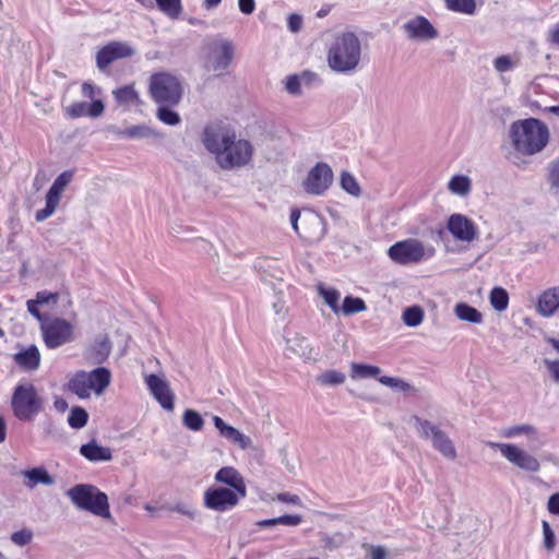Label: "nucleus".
Masks as SVG:
<instances>
[{"label":"nucleus","instance_id":"f257e3e1","mask_svg":"<svg viewBox=\"0 0 559 559\" xmlns=\"http://www.w3.org/2000/svg\"><path fill=\"white\" fill-rule=\"evenodd\" d=\"M205 148L215 155L222 169H235L247 166L253 156L250 141L237 139L234 132L206 128L203 133Z\"/></svg>","mask_w":559,"mask_h":559},{"label":"nucleus","instance_id":"f03ea898","mask_svg":"<svg viewBox=\"0 0 559 559\" xmlns=\"http://www.w3.org/2000/svg\"><path fill=\"white\" fill-rule=\"evenodd\" d=\"M512 151L508 158L516 166L523 156H533L542 152L549 142L548 127L536 118L516 120L509 128Z\"/></svg>","mask_w":559,"mask_h":559},{"label":"nucleus","instance_id":"7ed1b4c3","mask_svg":"<svg viewBox=\"0 0 559 559\" xmlns=\"http://www.w3.org/2000/svg\"><path fill=\"white\" fill-rule=\"evenodd\" d=\"M361 59L362 45L353 32L337 34L328 48V66L338 74H354L360 68Z\"/></svg>","mask_w":559,"mask_h":559},{"label":"nucleus","instance_id":"20e7f679","mask_svg":"<svg viewBox=\"0 0 559 559\" xmlns=\"http://www.w3.org/2000/svg\"><path fill=\"white\" fill-rule=\"evenodd\" d=\"M73 506L102 519H111L108 496L91 484H78L67 491Z\"/></svg>","mask_w":559,"mask_h":559},{"label":"nucleus","instance_id":"39448f33","mask_svg":"<svg viewBox=\"0 0 559 559\" xmlns=\"http://www.w3.org/2000/svg\"><path fill=\"white\" fill-rule=\"evenodd\" d=\"M148 93L157 105L177 106L182 97V85L176 75L158 72L150 78Z\"/></svg>","mask_w":559,"mask_h":559},{"label":"nucleus","instance_id":"423d86ee","mask_svg":"<svg viewBox=\"0 0 559 559\" xmlns=\"http://www.w3.org/2000/svg\"><path fill=\"white\" fill-rule=\"evenodd\" d=\"M11 405L17 419L29 421L41 412L43 399L32 383H21L14 389Z\"/></svg>","mask_w":559,"mask_h":559},{"label":"nucleus","instance_id":"0eeeda50","mask_svg":"<svg viewBox=\"0 0 559 559\" xmlns=\"http://www.w3.org/2000/svg\"><path fill=\"white\" fill-rule=\"evenodd\" d=\"M411 421L420 439L429 441L432 448L445 459L454 460L456 457V450L452 440L439 426L418 416H413Z\"/></svg>","mask_w":559,"mask_h":559},{"label":"nucleus","instance_id":"6e6552de","mask_svg":"<svg viewBox=\"0 0 559 559\" xmlns=\"http://www.w3.org/2000/svg\"><path fill=\"white\" fill-rule=\"evenodd\" d=\"M432 246H425L414 238L401 240L392 245L388 250L389 258L401 265L416 264L435 255Z\"/></svg>","mask_w":559,"mask_h":559},{"label":"nucleus","instance_id":"1a4fd4ad","mask_svg":"<svg viewBox=\"0 0 559 559\" xmlns=\"http://www.w3.org/2000/svg\"><path fill=\"white\" fill-rule=\"evenodd\" d=\"M40 333L48 349H57L76 337L74 324L59 317L46 318L40 324Z\"/></svg>","mask_w":559,"mask_h":559},{"label":"nucleus","instance_id":"9d476101","mask_svg":"<svg viewBox=\"0 0 559 559\" xmlns=\"http://www.w3.org/2000/svg\"><path fill=\"white\" fill-rule=\"evenodd\" d=\"M235 55V48L228 39H215L207 46L205 68L209 71L222 75L230 66Z\"/></svg>","mask_w":559,"mask_h":559},{"label":"nucleus","instance_id":"9b49d317","mask_svg":"<svg viewBox=\"0 0 559 559\" xmlns=\"http://www.w3.org/2000/svg\"><path fill=\"white\" fill-rule=\"evenodd\" d=\"M487 445L493 450H499L509 463L520 469L526 472H537L539 469L538 460L516 444L488 441Z\"/></svg>","mask_w":559,"mask_h":559},{"label":"nucleus","instance_id":"f8f14e48","mask_svg":"<svg viewBox=\"0 0 559 559\" xmlns=\"http://www.w3.org/2000/svg\"><path fill=\"white\" fill-rule=\"evenodd\" d=\"M333 170L323 162L317 163L302 181L304 190L311 195H323L333 182Z\"/></svg>","mask_w":559,"mask_h":559},{"label":"nucleus","instance_id":"ddd939ff","mask_svg":"<svg viewBox=\"0 0 559 559\" xmlns=\"http://www.w3.org/2000/svg\"><path fill=\"white\" fill-rule=\"evenodd\" d=\"M73 179V171L66 170L61 173L53 181L51 187L49 188L47 194H46V205L44 209L38 210L35 214V219L37 222H44L48 217H50L57 206L59 205L62 192L67 188V186L72 181Z\"/></svg>","mask_w":559,"mask_h":559},{"label":"nucleus","instance_id":"4468645a","mask_svg":"<svg viewBox=\"0 0 559 559\" xmlns=\"http://www.w3.org/2000/svg\"><path fill=\"white\" fill-rule=\"evenodd\" d=\"M239 493L226 487H211L204 492V507L217 511L226 512L234 509L239 502Z\"/></svg>","mask_w":559,"mask_h":559},{"label":"nucleus","instance_id":"2eb2a0df","mask_svg":"<svg viewBox=\"0 0 559 559\" xmlns=\"http://www.w3.org/2000/svg\"><path fill=\"white\" fill-rule=\"evenodd\" d=\"M134 52V49L128 43L110 41L97 51L96 66L104 71L116 60L132 57Z\"/></svg>","mask_w":559,"mask_h":559},{"label":"nucleus","instance_id":"dca6fc26","mask_svg":"<svg viewBox=\"0 0 559 559\" xmlns=\"http://www.w3.org/2000/svg\"><path fill=\"white\" fill-rule=\"evenodd\" d=\"M447 229L455 240L472 242L478 238L476 224L463 214H452L447 222Z\"/></svg>","mask_w":559,"mask_h":559},{"label":"nucleus","instance_id":"f3484780","mask_svg":"<svg viewBox=\"0 0 559 559\" xmlns=\"http://www.w3.org/2000/svg\"><path fill=\"white\" fill-rule=\"evenodd\" d=\"M145 383L150 393L159 403V405L166 411L174 409L175 395L169 386V383L157 374H148L145 377Z\"/></svg>","mask_w":559,"mask_h":559},{"label":"nucleus","instance_id":"a211bd4d","mask_svg":"<svg viewBox=\"0 0 559 559\" xmlns=\"http://www.w3.org/2000/svg\"><path fill=\"white\" fill-rule=\"evenodd\" d=\"M407 37L412 40L429 41L438 37V31L425 16L418 15L403 25Z\"/></svg>","mask_w":559,"mask_h":559},{"label":"nucleus","instance_id":"6ab92c4d","mask_svg":"<svg viewBox=\"0 0 559 559\" xmlns=\"http://www.w3.org/2000/svg\"><path fill=\"white\" fill-rule=\"evenodd\" d=\"M105 105L103 100L92 103L76 102L66 107V115L72 119L81 117L98 118L104 114Z\"/></svg>","mask_w":559,"mask_h":559},{"label":"nucleus","instance_id":"aec40b11","mask_svg":"<svg viewBox=\"0 0 559 559\" xmlns=\"http://www.w3.org/2000/svg\"><path fill=\"white\" fill-rule=\"evenodd\" d=\"M213 424L223 438L236 443L242 450L251 448V438L243 435L235 427L227 425L219 416H213Z\"/></svg>","mask_w":559,"mask_h":559},{"label":"nucleus","instance_id":"412c9836","mask_svg":"<svg viewBox=\"0 0 559 559\" xmlns=\"http://www.w3.org/2000/svg\"><path fill=\"white\" fill-rule=\"evenodd\" d=\"M111 352V342L108 336L97 337L85 350L86 360L93 365H102Z\"/></svg>","mask_w":559,"mask_h":559},{"label":"nucleus","instance_id":"4be33fe9","mask_svg":"<svg viewBox=\"0 0 559 559\" xmlns=\"http://www.w3.org/2000/svg\"><path fill=\"white\" fill-rule=\"evenodd\" d=\"M536 308L540 316L552 317L559 310V286L545 289L538 296Z\"/></svg>","mask_w":559,"mask_h":559},{"label":"nucleus","instance_id":"5701e85b","mask_svg":"<svg viewBox=\"0 0 559 559\" xmlns=\"http://www.w3.org/2000/svg\"><path fill=\"white\" fill-rule=\"evenodd\" d=\"M215 480L228 485L233 490L237 491L241 498L247 496V487L242 476L231 466L219 468L215 474Z\"/></svg>","mask_w":559,"mask_h":559},{"label":"nucleus","instance_id":"b1692460","mask_svg":"<svg viewBox=\"0 0 559 559\" xmlns=\"http://www.w3.org/2000/svg\"><path fill=\"white\" fill-rule=\"evenodd\" d=\"M287 349L305 360H316L318 352L311 346L309 340L300 334L287 338Z\"/></svg>","mask_w":559,"mask_h":559},{"label":"nucleus","instance_id":"393cba45","mask_svg":"<svg viewBox=\"0 0 559 559\" xmlns=\"http://www.w3.org/2000/svg\"><path fill=\"white\" fill-rule=\"evenodd\" d=\"M79 452L84 459L92 463L108 462L112 459L111 449L98 444L96 440L82 444Z\"/></svg>","mask_w":559,"mask_h":559},{"label":"nucleus","instance_id":"a878e982","mask_svg":"<svg viewBox=\"0 0 559 559\" xmlns=\"http://www.w3.org/2000/svg\"><path fill=\"white\" fill-rule=\"evenodd\" d=\"M14 361L21 368L34 371L40 365V353L36 345H29L14 355Z\"/></svg>","mask_w":559,"mask_h":559},{"label":"nucleus","instance_id":"bb28decb","mask_svg":"<svg viewBox=\"0 0 559 559\" xmlns=\"http://www.w3.org/2000/svg\"><path fill=\"white\" fill-rule=\"evenodd\" d=\"M110 131L119 139L142 140L155 136V131L147 124H135L124 129L111 127Z\"/></svg>","mask_w":559,"mask_h":559},{"label":"nucleus","instance_id":"cd10ccee","mask_svg":"<svg viewBox=\"0 0 559 559\" xmlns=\"http://www.w3.org/2000/svg\"><path fill=\"white\" fill-rule=\"evenodd\" d=\"M22 475L26 478V487L31 489L37 485L52 486L56 481L44 466L23 471Z\"/></svg>","mask_w":559,"mask_h":559},{"label":"nucleus","instance_id":"c85d7f7f","mask_svg":"<svg viewBox=\"0 0 559 559\" xmlns=\"http://www.w3.org/2000/svg\"><path fill=\"white\" fill-rule=\"evenodd\" d=\"M116 103L120 106L131 107L140 104L139 93L133 84H128L112 91Z\"/></svg>","mask_w":559,"mask_h":559},{"label":"nucleus","instance_id":"c756f323","mask_svg":"<svg viewBox=\"0 0 559 559\" xmlns=\"http://www.w3.org/2000/svg\"><path fill=\"white\" fill-rule=\"evenodd\" d=\"M90 378L94 384V393L100 395L110 384L111 372L105 367H97L90 371Z\"/></svg>","mask_w":559,"mask_h":559},{"label":"nucleus","instance_id":"7c9ffc66","mask_svg":"<svg viewBox=\"0 0 559 559\" xmlns=\"http://www.w3.org/2000/svg\"><path fill=\"white\" fill-rule=\"evenodd\" d=\"M68 389L80 399H87L91 392L87 386L85 371L75 372L68 382Z\"/></svg>","mask_w":559,"mask_h":559},{"label":"nucleus","instance_id":"2f4dec72","mask_svg":"<svg viewBox=\"0 0 559 559\" xmlns=\"http://www.w3.org/2000/svg\"><path fill=\"white\" fill-rule=\"evenodd\" d=\"M454 313L462 321L476 324L483 322V314L476 308L466 302L456 304L454 307Z\"/></svg>","mask_w":559,"mask_h":559},{"label":"nucleus","instance_id":"473e14b6","mask_svg":"<svg viewBox=\"0 0 559 559\" xmlns=\"http://www.w3.org/2000/svg\"><path fill=\"white\" fill-rule=\"evenodd\" d=\"M522 435L527 436L532 442L539 441L537 429L528 424L508 427L502 431V436L506 438H515Z\"/></svg>","mask_w":559,"mask_h":559},{"label":"nucleus","instance_id":"72a5a7b5","mask_svg":"<svg viewBox=\"0 0 559 559\" xmlns=\"http://www.w3.org/2000/svg\"><path fill=\"white\" fill-rule=\"evenodd\" d=\"M319 296H321L324 300V302L331 308V310L337 314L340 313V305L338 300L341 297V294L335 288L325 287L323 284H319L317 287Z\"/></svg>","mask_w":559,"mask_h":559},{"label":"nucleus","instance_id":"f704fd0d","mask_svg":"<svg viewBox=\"0 0 559 559\" xmlns=\"http://www.w3.org/2000/svg\"><path fill=\"white\" fill-rule=\"evenodd\" d=\"M381 369L373 365L353 362L350 366L352 379L376 378L380 374Z\"/></svg>","mask_w":559,"mask_h":559},{"label":"nucleus","instance_id":"c9c22d12","mask_svg":"<svg viewBox=\"0 0 559 559\" xmlns=\"http://www.w3.org/2000/svg\"><path fill=\"white\" fill-rule=\"evenodd\" d=\"M448 189L456 195L464 197L471 191V179L464 175L453 176L449 183Z\"/></svg>","mask_w":559,"mask_h":559},{"label":"nucleus","instance_id":"e433bc0d","mask_svg":"<svg viewBox=\"0 0 559 559\" xmlns=\"http://www.w3.org/2000/svg\"><path fill=\"white\" fill-rule=\"evenodd\" d=\"M346 376L338 370H325L317 377V382L322 386H335L345 382Z\"/></svg>","mask_w":559,"mask_h":559},{"label":"nucleus","instance_id":"4c0bfd02","mask_svg":"<svg viewBox=\"0 0 559 559\" xmlns=\"http://www.w3.org/2000/svg\"><path fill=\"white\" fill-rule=\"evenodd\" d=\"M489 301L495 310L504 311L509 306L508 292L502 287H493L489 294Z\"/></svg>","mask_w":559,"mask_h":559},{"label":"nucleus","instance_id":"58836bf2","mask_svg":"<svg viewBox=\"0 0 559 559\" xmlns=\"http://www.w3.org/2000/svg\"><path fill=\"white\" fill-rule=\"evenodd\" d=\"M340 309L344 316H352L367 309L366 302L359 297L346 296Z\"/></svg>","mask_w":559,"mask_h":559},{"label":"nucleus","instance_id":"ea45409f","mask_svg":"<svg viewBox=\"0 0 559 559\" xmlns=\"http://www.w3.org/2000/svg\"><path fill=\"white\" fill-rule=\"evenodd\" d=\"M445 7L453 12L473 15L476 11L475 0H444Z\"/></svg>","mask_w":559,"mask_h":559},{"label":"nucleus","instance_id":"a19ab883","mask_svg":"<svg viewBox=\"0 0 559 559\" xmlns=\"http://www.w3.org/2000/svg\"><path fill=\"white\" fill-rule=\"evenodd\" d=\"M158 9L170 19H178L182 12L181 0H154Z\"/></svg>","mask_w":559,"mask_h":559},{"label":"nucleus","instance_id":"79ce46f5","mask_svg":"<svg viewBox=\"0 0 559 559\" xmlns=\"http://www.w3.org/2000/svg\"><path fill=\"white\" fill-rule=\"evenodd\" d=\"M402 319L407 326H418L424 320V311L419 306H412L404 310Z\"/></svg>","mask_w":559,"mask_h":559},{"label":"nucleus","instance_id":"37998d69","mask_svg":"<svg viewBox=\"0 0 559 559\" xmlns=\"http://www.w3.org/2000/svg\"><path fill=\"white\" fill-rule=\"evenodd\" d=\"M170 107L171 106L167 105H158L156 117L167 126H177L181 121L180 116L178 112L170 109Z\"/></svg>","mask_w":559,"mask_h":559},{"label":"nucleus","instance_id":"c03bdc74","mask_svg":"<svg viewBox=\"0 0 559 559\" xmlns=\"http://www.w3.org/2000/svg\"><path fill=\"white\" fill-rule=\"evenodd\" d=\"M88 420L87 412L82 407H73L68 417V424L71 428L81 429Z\"/></svg>","mask_w":559,"mask_h":559},{"label":"nucleus","instance_id":"a18cd8bd","mask_svg":"<svg viewBox=\"0 0 559 559\" xmlns=\"http://www.w3.org/2000/svg\"><path fill=\"white\" fill-rule=\"evenodd\" d=\"M182 423L188 429L192 431H200L204 425L202 416L193 409L185 411L182 416Z\"/></svg>","mask_w":559,"mask_h":559},{"label":"nucleus","instance_id":"49530a36","mask_svg":"<svg viewBox=\"0 0 559 559\" xmlns=\"http://www.w3.org/2000/svg\"><path fill=\"white\" fill-rule=\"evenodd\" d=\"M341 187L343 190H345L347 193L359 197L360 194V187L356 180V178L346 171H343L341 175Z\"/></svg>","mask_w":559,"mask_h":559},{"label":"nucleus","instance_id":"de8ad7c7","mask_svg":"<svg viewBox=\"0 0 559 559\" xmlns=\"http://www.w3.org/2000/svg\"><path fill=\"white\" fill-rule=\"evenodd\" d=\"M516 63L518 62L508 55L499 56L493 60V67L499 73L513 70L516 67Z\"/></svg>","mask_w":559,"mask_h":559},{"label":"nucleus","instance_id":"09e8293b","mask_svg":"<svg viewBox=\"0 0 559 559\" xmlns=\"http://www.w3.org/2000/svg\"><path fill=\"white\" fill-rule=\"evenodd\" d=\"M170 511H174V512H177L179 514H182L189 519H194L198 514V511L197 509L188 503V502H183V501H180V502H177L175 503L174 506H171L169 508Z\"/></svg>","mask_w":559,"mask_h":559},{"label":"nucleus","instance_id":"8fccbe9b","mask_svg":"<svg viewBox=\"0 0 559 559\" xmlns=\"http://www.w3.org/2000/svg\"><path fill=\"white\" fill-rule=\"evenodd\" d=\"M542 527L544 535V546L548 551H552L556 546L555 533L547 521H543Z\"/></svg>","mask_w":559,"mask_h":559},{"label":"nucleus","instance_id":"3c124183","mask_svg":"<svg viewBox=\"0 0 559 559\" xmlns=\"http://www.w3.org/2000/svg\"><path fill=\"white\" fill-rule=\"evenodd\" d=\"M32 538H33V532L27 528L16 531L11 535L12 543L20 547H23V546L29 544Z\"/></svg>","mask_w":559,"mask_h":559},{"label":"nucleus","instance_id":"603ef678","mask_svg":"<svg viewBox=\"0 0 559 559\" xmlns=\"http://www.w3.org/2000/svg\"><path fill=\"white\" fill-rule=\"evenodd\" d=\"M82 95L85 98H90L92 102L102 100V88L93 83L84 82L82 84Z\"/></svg>","mask_w":559,"mask_h":559},{"label":"nucleus","instance_id":"864d4df0","mask_svg":"<svg viewBox=\"0 0 559 559\" xmlns=\"http://www.w3.org/2000/svg\"><path fill=\"white\" fill-rule=\"evenodd\" d=\"M285 90L290 95L299 96L301 94L300 78L297 74L288 75L285 81Z\"/></svg>","mask_w":559,"mask_h":559},{"label":"nucleus","instance_id":"5fc2aeb1","mask_svg":"<svg viewBox=\"0 0 559 559\" xmlns=\"http://www.w3.org/2000/svg\"><path fill=\"white\" fill-rule=\"evenodd\" d=\"M378 380L383 385H386L392 389L401 390V391H406L409 388L408 383H406L405 381H403L402 379H399V378L382 376Z\"/></svg>","mask_w":559,"mask_h":559},{"label":"nucleus","instance_id":"6e6d98bb","mask_svg":"<svg viewBox=\"0 0 559 559\" xmlns=\"http://www.w3.org/2000/svg\"><path fill=\"white\" fill-rule=\"evenodd\" d=\"M548 181L551 186V189L559 191V159H556L549 164Z\"/></svg>","mask_w":559,"mask_h":559},{"label":"nucleus","instance_id":"4d7b16f0","mask_svg":"<svg viewBox=\"0 0 559 559\" xmlns=\"http://www.w3.org/2000/svg\"><path fill=\"white\" fill-rule=\"evenodd\" d=\"M58 299V294L49 293L47 290H41L36 294V298L34 299L38 305H48L50 302H56Z\"/></svg>","mask_w":559,"mask_h":559},{"label":"nucleus","instance_id":"13d9d810","mask_svg":"<svg viewBox=\"0 0 559 559\" xmlns=\"http://www.w3.org/2000/svg\"><path fill=\"white\" fill-rule=\"evenodd\" d=\"M367 559H385L386 551L382 546H367Z\"/></svg>","mask_w":559,"mask_h":559},{"label":"nucleus","instance_id":"bf43d9fd","mask_svg":"<svg viewBox=\"0 0 559 559\" xmlns=\"http://www.w3.org/2000/svg\"><path fill=\"white\" fill-rule=\"evenodd\" d=\"M277 522L282 525L298 526L302 522V516L298 514H286L277 518Z\"/></svg>","mask_w":559,"mask_h":559},{"label":"nucleus","instance_id":"052dcab7","mask_svg":"<svg viewBox=\"0 0 559 559\" xmlns=\"http://www.w3.org/2000/svg\"><path fill=\"white\" fill-rule=\"evenodd\" d=\"M275 499L284 503L301 506V499L297 495H292L289 492H281Z\"/></svg>","mask_w":559,"mask_h":559},{"label":"nucleus","instance_id":"680f3d73","mask_svg":"<svg viewBox=\"0 0 559 559\" xmlns=\"http://www.w3.org/2000/svg\"><path fill=\"white\" fill-rule=\"evenodd\" d=\"M302 19L298 14H290L287 20V27L290 32L297 33L301 29Z\"/></svg>","mask_w":559,"mask_h":559},{"label":"nucleus","instance_id":"e2e57ef3","mask_svg":"<svg viewBox=\"0 0 559 559\" xmlns=\"http://www.w3.org/2000/svg\"><path fill=\"white\" fill-rule=\"evenodd\" d=\"M544 364L550 372L554 381L559 382V360L545 359Z\"/></svg>","mask_w":559,"mask_h":559},{"label":"nucleus","instance_id":"0e129e2a","mask_svg":"<svg viewBox=\"0 0 559 559\" xmlns=\"http://www.w3.org/2000/svg\"><path fill=\"white\" fill-rule=\"evenodd\" d=\"M26 307H27V311L34 318H36L40 323L47 318V317H43V314L40 313V311L38 309V304L34 299L27 300Z\"/></svg>","mask_w":559,"mask_h":559},{"label":"nucleus","instance_id":"69168bd1","mask_svg":"<svg viewBox=\"0 0 559 559\" xmlns=\"http://www.w3.org/2000/svg\"><path fill=\"white\" fill-rule=\"evenodd\" d=\"M239 10L243 14H251L255 9L254 0H238Z\"/></svg>","mask_w":559,"mask_h":559},{"label":"nucleus","instance_id":"338daca9","mask_svg":"<svg viewBox=\"0 0 559 559\" xmlns=\"http://www.w3.org/2000/svg\"><path fill=\"white\" fill-rule=\"evenodd\" d=\"M547 507L550 513L559 514V492L550 496Z\"/></svg>","mask_w":559,"mask_h":559},{"label":"nucleus","instance_id":"774afa93","mask_svg":"<svg viewBox=\"0 0 559 559\" xmlns=\"http://www.w3.org/2000/svg\"><path fill=\"white\" fill-rule=\"evenodd\" d=\"M549 41L559 47V23L549 31Z\"/></svg>","mask_w":559,"mask_h":559}]
</instances>
